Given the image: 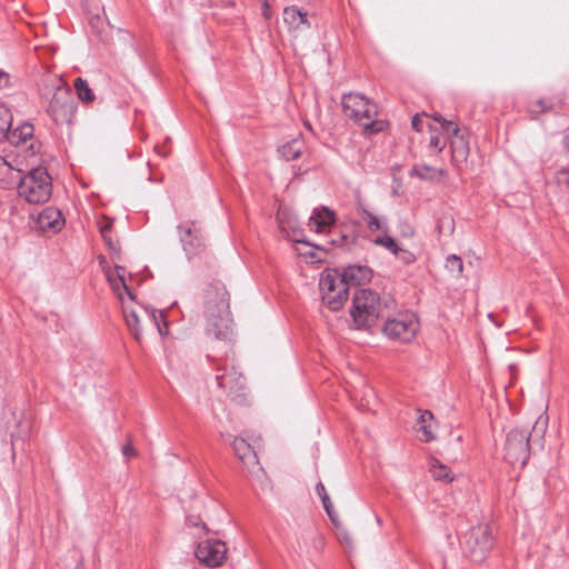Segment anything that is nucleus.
I'll use <instances>...</instances> for the list:
<instances>
[{
    "label": "nucleus",
    "instance_id": "f257e3e1",
    "mask_svg": "<svg viewBox=\"0 0 569 569\" xmlns=\"http://www.w3.org/2000/svg\"><path fill=\"white\" fill-rule=\"evenodd\" d=\"M203 318L204 331L208 337L227 343L232 341L229 292L220 281L210 283L204 291Z\"/></svg>",
    "mask_w": 569,
    "mask_h": 569
},
{
    "label": "nucleus",
    "instance_id": "f03ea898",
    "mask_svg": "<svg viewBox=\"0 0 569 569\" xmlns=\"http://www.w3.org/2000/svg\"><path fill=\"white\" fill-rule=\"evenodd\" d=\"M547 430V418L540 416L532 426V432L528 429L515 428L507 433L503 458L511 466L523 467L533 446L542 447V440Z\"/></svg>",
    "mask_w": 569,
    "mask_h": 569
},
{
    "label": "nucleus",
    "instance_id": "7ed1b4c3",
    "mask_svg": "<svg viewBox=\"0 0 569 569\" xmlns=\"http://www.w3.org/2000/svg\"><path fill=\"white\" fill-rule=\"evenodd\" d=\"M395 308L396 301L390 295L380 296L371 289H359L353 296L351 317L359 328H370Z\"/></svg>",
    "mask_w": 569,
    "mask_h": 569
},
{
    "label": "nucleus",
    "instance_id": "20e7f679",
    "mask_svg": "<svg viewBox=\"0 0 569 569\" xmlns=\"http://www.w3.org/2000/svg\"><path fill=\"white\" fill-rule=\"evenodd\" d=\"M18 194L30 204L47 202L52 193V179L44 167L31 168L17 183Z\"/></svg>",
    "mask_w": 569,
    "mask_h": 569
},
{
    "label": "nucleus",
    "instance_id": "39448f33",
    "mask_svg": "<svg viewBox=\"0 0 569 569\" xmlns=\"http://www.w3.org/2000/svg\"><path fill=\"white\" fill-rule=\"evenodd\" d=\"M342 110L346 117L365 128L366 132L376 133L382 130V123L375 121L377 106L359 93H347L342 97Z\"/></svg>",
    "mask_w": 569,
    "mask_h": 569
},
{
    "label": "nucleus",
    "instance_id": "423d86ee",
    "mask_svg": "<svg viewBox=\"0 0 569 569\" xmlns=\"http://www.w3.org/2000/svg\"><path fill=\"white\" fill-rule=\"evenodd\" d=\"M382 319L385 320L382 332L392 341L410 343L419 331L418 317L411 311H402L396 315H392V311H388L387 316Z\"/></svg>",
    "mask_w": 569,
    "mask_h": 569
},
{
    "label": "nucleus",
    "instance_id": "0eeeda50",
    "mask_svg": "<svg viewBox=\"0 0 569 569\" xmlns=\"http://www.w3.org/2000/svg\"><path fill=\"white\" fill-rule=\"evenodd\" d=\"M462 552L475 562L486 559L492 547V532L487 523H479L468 529L460 541Z\"/></svg>",
    "mask_w": 569,
    "mask_h": 569
},
{
    "label": "nucleus",
    "instance_id": "6e6552de",
    "mask_svg": "<svg viewBox=\"0 0 569 569\" xmlns=\"http://www.w3.org/2000/svg\"><path fill=\"white\" fill-rule=\"evenodd\" d=\"M52 94L47 107V113L56 123L71 122L76 103L71 93V89L63 83L61 79L56 80L52 84Z\"/></svg>",
    "mask_w": 569,
    "mask_h": 569
},
{
    "label": "nucleus",
    "instance_id": "1a4fd4ad",
    "mask_svg": "<svg viewBox=\"0 0 569 569\" xmlns=\"http://www.w3.org/2000/svg\"><path fill=\"white\" fill-rule=\"evenodd\" d=\"M226 543L219 539H206L198 542L194 555L200 563L217 568L223 565L227 559Z\"/></svg>",
    "mask_w": 569,
    "mask_h": 569
},
{
    "label": "nucleus",
    "instance_id": "9d476101",
    "mask_svg": "<svg viewBox=\"0 0 569 569\" xmlns=\"http://www.w3.org/2000/svg\"><path fill=\"white\" fill-rule=\"evenodd\" d=\"M123 317L130 332L138 342L141 340V322L144 320L153 323L158 328L160 335H164L162 328L159 325V319H162L163 315H157V311L153 309L149 310L142 307L139 309L123 307Z\"/></svg>",
    "mask_w": 569,
    "mask_h": 569
},
{
    "label": "nucleus",
    "instance_id": "9b49d317",
    "mask_svg": "<svg viewBox=\"0 0 569 569\" xmlns=\"http://www.w3.org/2000/svg\"><path fill=\"white\" fill-rule=\"evenodd\" d=\"M438 122H440L441 128L451 133L452 137L450 139V148H451V161L455 166L467 160L469 154V146L467 140L459 133V127L452 121H448L443 119L441 116L435 118Z\"/></svg>",
    "mask_w": 569,
    "mask_h": 569
},
{
    "label": "nucleus",
    "instance_id": "f8f14e48",
    "mask_svg": "<svg viewBox=\"0 0 569 569\" xmlns=\"http://www.w3.org/2000/svg\"><path fill=\"white\" fill-rule=\"evenodd\" d=\"M33 126L29 122H23L13 129L7 131L4 140H8L12 146L19 147L31 140L29 147L24 150V159L37 158L40 150V144L33 141Z\"/></svg>",
    "mask_w": 569,
    "mask_h": 569
},
{
    "label": "nucleus",
    "instance_id": "ddd939ff",
    "mask_svg": "<svg viewBox=\"0 0 569 569\" xmlns=\"http://www.w3.org/2000/svg\"><path fill=\"white\" fill-rule=\"evenodd\" d=\"M217 370L216 379L220 388L229 393L243 388L244 377L241 372L237 371L233 365L230 368H228L227 363L223 367L218 365Z\"/></svg>",
    "mask_w": 569,
    "mask_h": 569
},
{
    "label": "nucleus",
    "instance_id": "4468645a",
    "mask_svg": "<svg viewBox=\"0 0 569 569\" xmlns=\"http://www.w3.org/2000/svg\"><path fill=\"white\" fill-rule=\"evenodd\" d=\"M277 219L280 232L284 238L293 242L309 244L305 239L303 229L297 223L295 217H291L286 210H279Z\"/></svg>",
    "mask_w": 569,
    "mask_h": 569
},
{
    "label": "nucleus",
    "instance_id": "2eb2a0df",
    "mask_svg": "<svg viewBox=\"0 0 569 569\" xmlns=\"http://www.w3.org/2000/svg\"><path fill=\"white\" fill-rule=\"evenodd\" d=\"M232 447L234 455L247 468L248 472L256 473L257 471L262 470V468L259 465L256 451L252 449L250 443H248L243 438H234Z\"/></svg>",
    "mask_w": 569,
    "mask_h": 569
},
{
    "label": "nucleus",
    "instance_id": "dca6fc26",
    "mask_svg": "<svg viewBox=\"0 0 569 569\" xmlns=\"http://www.w3.org/2000/svg\"><path fill=\"white\" fill-rule=\"evenodd\" d=\"M178 228L180 230V241L186 254L190 258L200 252L203 248V243L200 232L194 228V224H181Z\"/></svg>",
    "mask_w": 569,
    "mask_h": 569
},
{
    "label": "nucleus",
    "instance_id": "f3484780",
    "mask_svg": "<svg viewBox=\"0 0 569 569\" xmlns=\"http://www.w3.org/2000/svg\"><path fill=\"white\" fill-rule=\"evenodd\" d=\"M13 161H16V159L11 160L10 154L0 157V183L3 188H10L18 183L21 178L20 174L23 172V169L19 167L20 163L14 167Z\"/></svg>",
    "mask_w": 569,
    "mask_h": 569
},
{
    "label": "nucleus",
    "instance_id": "a211bd4d",
    "mask_svg": "<svg viewBox=\"0 0 569 569\" xmlns=\"http://www.w3.org/2000/svg\"><path fill=\"white\" fill-rule=\"evenodd\" d=\"M38 224L43 231H51L56 233L63 227L64 219L62 218L60 210L53 207H47L40 212L38 217Z\"/></svg>",
    "mask_w": 569,
    "mask_h": 569
},
{
    "label": "nucleus",
    "instance_id": "6ab92c4d",
    "mask_svg": "<svg viewBox=\"0 0 569 569\" xmlns=\"http://www.w3.org/2000/svg\"><path fill=\"white\" fill-rule=\"evenodd\" d=\"M340 274L348 287L360 286L370 281L372 271L367 266L352 264L345 268Z\"/></svg>",
    "mask_w": 569,
    "mask_h": 569
},
{
    "label": "nucleus",
    "instance_id": "aec40b11",
    "mask_svg": "<svg viewBox=\"0 0 569 569\" xmlns=\"http://www.w3.org/2000/svg\"><path fill=\"white\" fill-rule=\"evenodd\" d=\"M283 21L290 31H303L310 27L307 13L296 6L284 8Z\"/></svg>",
    "mask_w": 569,
    "mask_h": 569
},
{
    "label": "nucleus",
    "instance_id": "412c9836",
    "mask_svg": "<svg viewBox=\"0 0 569 569\" xmlns=\"http://www.w3.org/2000/svg\"><path fill=\"white\" fill-rule=\"evenodd\" d=\"M106 277L110 286L112 287L113 291L117 292L118 297L122 300L123 299V292L129 295L130 299H132V293L129 290V287L126 283L124 280V268L123 267H116V272L111 270L104 271Z\"/></svg>",
    "mask_w": 569,
    "mask_h": 569
},
{
    "label": "nucleus",
    "instance_id": "4be33fe9",
    "mask_svg": "<svg viewBox=\"0 0 569 569\" xmlns=\"http://www.w3.org/2000/svg\"><path fill=\"white\" fill-rule=\"evenodd\" d=\"M343 284L346 283L337 270H326L321 273L319 288L322 297L332 293L335 290H338L339 287H343Z\"/></svg>",
    "mask_w": 569,
    "mask_h": 569
},
{
    "label": "nucleus",
    "instance_id": "5701e85b",
    "mask_svg": "<svg viewBox=\"0 0 569 569\" xmlns=\"http://www.w3.org/2000/svg\"><path fill=\"white\" fill-rule=\"evenodd\" d=\"M335 214L328 208L315 209L309 218V227L316 232H321L326 227L333 224Z\"/></svg>",
    "mask_w": 569,
    "mask_h": 569
},
{
    "label": "nucleus",
    "instance_id": "b1692460",
    "mask_svg": "<svg viewBox=\"0 0 569 569\" xmlns=\"http://www.w3.org/2000/svg\"><path fill=\"white\" fill-rule=\"evenodd\" d=\"M348 299V286L339 287L332 293L322 297L323 303L332 311L340 310Z\"/></svg>",
    "mask_w": 569,
    "mask_h": 569
},
{
    "label": "nucleus",
    "instance_id": "393cba45",
    "mask_svg": "<svg viewBox=\"0 0 569 569\" xmlns=\"http://www.w3.org/2000/svg\"><path fill=\"white\" fill-rule=\"evenodd\" d=\"M305 150V142L300 139H292L279 148L280 156L287 160L298 159Z\"/></svg>",
    "mask_w": 569,
    "mask_h": 569
},
{
    "label": "nucleus",
    "instance_id": "a878e982",
    "mask_svg": "<svg viewBox=\"0 0 569 569\" xmlns=\"http://www.w3.org/2000/svg\"><path fill=\"white\" fill-rule=\"evenodd\" d=\"M432 422H433V415L431 411L426 410L422 411L418 419L419 425V431L423 435V440L426 442H429L435 439V435L432 432Z\"/></svg>",
    "mask_w": 569,
    "mask_h": 569
},
{
    "label": "nucleus",
    "instance_id": "bb28decb",
    "mask_svg": "<svg viewBox=\"0 0 569 569\" xmlns=\"http://www.w3.org/2000/svg\"><path fill=\"white\" fill-rule=\"evenodd\" d=\"M429 471L432 478L436 480L445 482H451L453 480V475L451 473L450 469L438 460H433L430 463Z\"/></svg>",
    "mask_w": 569,
    "mask_h": 569
},
{
    "label": "nucleus",
    "instance_id": "cd10ccee",
    "mask_svg": "<svg viewBox=\"0 0 569 569\" xmlns=\"http://www.w3.org/2000/svg\"><path fill=\"white\" fill-rule=\"evenodd\" d=\"M74 89H76L78 98L82 102L90 103V102L94 101V99H96L94 93L90 89L88 82L86 80H83L82 78H77L74 80Z\"/></svg>",
    "mask_w": 569,
    "mask_h": 569
},
{
    "label": "nucleus",
    "instance_id": "c85d7f7f",
    "mask_svg": "<svg viewBox=\"0 0 569 569\" xmlns=\"http://www.w3.org/2000/svg\"><path fill=\"white\" fill-rule=\"evenodd\" d=\"M361 214L367 222V227L370 231H387V222L385 219L375 216L367 209H362Z\"/></svg>",
    "mask_w": 569,
    "mask_h": 569
},
{
    "label": "nucleus",
    "instance_id": "c756f323",
    "mask_svg": "<svg viewBox=\"0 0 569 569\" xmlns=\"http://www.w3.org/2000/svg\"><path fill=\"white\" fill-rule=\"evenodd\" d=\"M12 126L11 111L3 104H0V142L4 140L7 131Z\"/></svg>",
    "mask_w": 569,
    "mask_h": 569
},
{
    "label": "nucleus",
    "instance_id": "7c9ffc66",
    "mask_svg": "<svg viewBox=\"0 0 569 569\" xmlns=\"http://www.w3.org/2000/svg\"><path fill=\"white\" fill-rule=\"evenodd\" d=\"M446 269L455 277H460L463 270L462 259L457 254H450L446 259Z\"/></svg>",
    "mask_w": 569,
    "mask_h": 569
},
{
    "label": "nucleus",
    "instance_id": "2f4dec72",
    "mask_svg": "<svg viewBox=\"0 0 569 569\" xmlns=\"http://www.w3.org/2000/svg\"><path fill=\"white\" fill-rule=\"evenodd\" d=\"M437 170L427 164L413 166L410 170V176L418 177L421 180H431L433 179Z\"/></svg>",
    "mask_w": 569,
    "mask_h": 569
},
{
    "label": "nucleus",
    "instance_id": "473e14b6",
    "mask_svg": "<svg viewBox=\"0 0 569 569\" xmlns=\"http://www.w3.org/2000/svg\"><path fill=\"white\" fill-rule=\"evenodd\" d=\"M89 26H90L92 32H94L97 36H99L103 41L107 40L106 38L102 37V33L104 32V29H106V22L101 16H99V14L92 16L89 19Z\"/></svg>",
    "mask_w": 569,
    "mask_h": 569
},
{
    "label": "nucleus",
    "instance_id": "72a5a7b5",
    "mask_svg": "<svg viewBox=\"0 0 569 569\" xmlns=\"http://www.w3.org/2000/svg\"><path fill=\"white\" fill-rule=\"evenodd\" d=\"M373 242L377 246H381L391 251L393 254H398V250H400V247L397 244L396 240L390 236L378 237L373 240Z\"/></svg>",
    "mask_w": 569,
    "mask_h": 569
},
{
    "label": "nucleus",
    "instance_id": "f704fd0d",
    "mask_svg": "<svg viewBox=\"0 0 569 569\" xmlns=\"http://www.w3.org/2000/svg\"><path fill=\"white\" fill-rule=\"evenodd\" d=\"M111 230H112L111 223H106L104 226L100 227V232H101V236H102L104 242L107 243V246L109 247L110 250L116 251L118 249V246L112 240Z\"/></svg>",
    "mask_w": 569,
    "mask_h": 569
},
{
    "label": "nucleus",
    "instance_id": "c9c22d12",
    "mask_svg": "<svg viewBox=\"0 0 569 569\" xmlns=\"http://www.w3.org/2000/svg\"><path fill=\"white\" fill-rule=\"evenodd\" d=\"M321 501H322L323 509L326 510V512H327L328 517L330 518L331 522L336 527H338L339 526L338 515L333 510V505H332V501H331L330 497L326 496V497H323V499Z\"/></svg>",
    "mask_w": 569,
    "mask_h": 569
},
{
    "label": "nucleus",
    "instance_id": "e433bc0d",
    "mask_svg": "<svg viewBox=\"0 0 569 569\" xmlns=\"http://www.w3.org/2000/svg\"><path fill=\"white\" fill-rule=\"evenodd\" d=\"M561 101H555L553 99H539L536 101V107H539L541 113L552 111L560 106Z\"/></svg>",
    "mask_w": 569,
    "mask_h": 569
},
{
    "label": "nucleus",
    "instance_id": "4c0bfd02",
    "mask_svg": "<svg viewBox=\"0 0 569 569\" xmlns=\"http://www.w3.org/2000/svg\"><path fill=\"white\" fill-rule=\"evenodd\" d=\"M338 529V539L339 541L345 545L346 547L352 546V538L351 535L345 529L340 528V525L336 527Z\"/></svg>",
    "mask_w": 569,
    "mask_h": 569
},
{
    "label": "nucleus",
    "instance_id": "58836bf2",
    "mask_svg": "<svg viewBox=\"0 0 569 569\" xmlns=\"http://www.w3.org/2000/svg\"><path fill=\"white\" fill-rule=\"evenodd\" d=\"M557 181L560 186H563L569 190V167L557 172Z\"/></svg>",
    "mask_w": 569,
    "mask_h": 569
},
{
    "label": "nucleus",
    "instance_id": "ea45409f",
    "mask_svg": "<svg viewBox=\"0 0 569 569\" xmlns=\"http://www.w3.org/2000/svg\"><path fill=\"white\" fill-rule=\"evenodd\" d=\"M396 256L406 264H410L416 261V256L412 252L405 250L402 248L398 250V254Z\"/></svg>",
    "mask_w": 569,
    "mask_h": 569
},
{
    "label": "nucleus",
    "instance_id": "a19ab883",
    "mask_svg": "<svg viewBox=\"0 0 569 569\" xmlns=\"http://www.w3.org/2000/svg\"><path fill=\"white\" fill-rule=\"evenodd\" d=\"M429 147L437 149L439 152L443 150L446 147V142L440 139L438 134H432L430 137Z\"/></svg>",
    "mask_w": 569,
    "mask_h": 569
},
{
    "label": "nucleus",
    "instance_id": "79ce46f5",
    "mask_svg": "<svg viewBox=\"0 0 569 569\" xmlns=\"http://www.w3.org/2000/svg\"><path fill=\"white\" fill-rule=\"evenodd\" d=\"M122 453L127 459H130L132 457L137 456L136 449L131 446V443H127L122 447Z\"/></svg>",
    "mask_w": 569,
    "mask_h": 569
},
{
    "label": "nucleus",
    "instance_id": "37998d69",
    "mask_svg": "<svg viewBox=\"0 0 569 569\" xmlns=\"http://www.w3.org/2000/svg\"><path fill=\"white\" fill-rule=\"evenodd\" d=\"M422 124H423L422 118L419 114L413 116V118L411 120L412 128L416 131H421L422 130Z\"/></svg>",
    "mask_w": 569,
    "mask_h": 569
},
{
    "label": "nucleus",
    "instance_id": "c03bdc74",
    "mask_svg": "<svg viewBox=\"0 0 569 569\" xmlns=\"http://www.w3.org/2000/svg\"><path fill=\"white\" fill-rule=\"evenodd\" d=\"M528 112L531 119H537L541 114V111H539V107H536V102L529 104Z\"/></svg>",
    "mask_w": 569,
    "mask_h": 569
},
{
    "label": "nucleus",
    "instance_id": "a18cd8bd",
    "mask_svg": "<svg viewBox=\"0 0 569 569\" xmlns=\"http://www.w3.org/2000/svg\"><path fill=\"white\" fill-rule=\"evenodd\" d=\"M10 76L8 72L0 69V89L9 84Z\"/></svg>",
    "mask_w": 569,
    "mask_h": 569
},
{
    "label": "nucleus",
    "instance_id": "49530a36",
    "mask_svg": "<svg viewBox=\"0 0 569 569\" xmlns=\"http://www.w3.org/2000/svg\"><path fill=\"white\" fill-rule=\"evenodd\" d=\"M316 492L317 495L319 496V498L322 500L323 497L326 496H329L327 490H326V487L322 482H318L317 486H316Z\"/></svg>",
    "mask_w": 569,
    "mask_h": 569
},
{
    "label": "nucleus",
    "instance_id": "de8ad7c7",
    "mask_svg": "<svg viewBox=\"0 0 569 569\" xmlns=\"http://www.w3.org/2000/svg\"><path fill=\"white\" fill-rule=\"evenodd\" d=\"M187 525L190 527H197V526H199V521L194 517H188Z\"/></svg>",
    "mask_w": 569,
    "mask_h": 569
},
{
    "label": "nucleus",
    "instance_id": "09e8293b",
    "mask_svg": "<svg viewBox=\"0 0 569 569\" xmlns=\"http://www.w3.org/2000/svg\"><path fill=\"white\" fill-rule=\"evenodd\" d=\"M346 236H342L341 239L338 241V240H332V243L333 244H339V246H343L345 241H346Z\"/></svg>",
    "mask_w": 569,
    "mask_h": 569
},
{
    "label": "nucleus",
    "instance_id": "8fccbe9b",
    "mask_svg": "<svg viewBox=\"0 0 569 569\" xmlns=\"http://www.w3.org/2000/svg\"><path fill=\"white\" fill-rule=\"evenodd\" d=\"M156 151L161 156V157H167L168 152H164V151H160L159 147H156Z\"/></svg>",
    "mask_w": 569,
    "mask_h": 569
},
{
    "label": "nucleus",
    "instance_id": "3c124183",
    "mask_svg": "<svg viewBox=\"0 0 569 569\" xmlns=\"http://www.w3.org/2000/svg\"><path fill=\"white\" fill-rule=\"evenodd\" d=\"M322 546H323V538L319 537V547H322Z\"/></svg>",
    "mask_w": 569,
    "mask_h": 569
},
{
    "label": "nucleus",
    "instance_id": "603ef678",
    "mask_svg": "<svg viewBox=\"0 0 569 569\" xmlns=\"http://www.w3.org/2000/svg\"><path fill=\"white\" fill-rule=\"evenodd\" d=\"M201 526H202V529L207 532L208 531L207 526L204 523H201Z\"/></svg>",
    "mask_w": 569,
    "mask_h": 569
},
{
    "label": "nucleus",
    "instance_id": "864d4df0",
    "mask_svg": "<svg viewBox=\"0 0 569 569\" xmlns=\"http://www.w3.org/2000/svg\"><path fill=\"white\" fill-rule=\"evenodd\" d=\"M438 172H439L440 174H445V173H446V171H445L443 169H440Z\"/></svg>",
    "mask_w": 569,
    "mask_h": 569
},
{
    "label": "nucleus",
    "instance_id": "5fc2aeb1",
    "mask_svg": "<svg viewBox=\"0 0 569 569\" xmlns=\"http://www.w3.org/2000/svg\"><path fill=\"white\" fill-rule=\"evenodd\" d=\"M567 140L569 141V134L567 136ZM568 148H569V142H568Z\"/></svg>",
    "mask_w": 569,
    "mask_h": 569
},
{
    "label": "nucleus",
    "instance_id": "6e6d98bb",
    "mask_svg": "<svg viewBox=\"0 0 569 569\" xmlns=\"http://www.w3.org/2000/svg\"><path fill=\"white\" fill-rule=\"evenodd\" d=\"M76 569H82L80 566H78Z\"/></svg>",
    "mask_w": 569,
    "mask_h": 569
}]
</instances>
